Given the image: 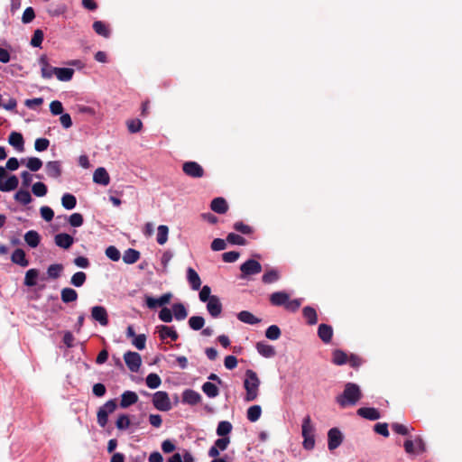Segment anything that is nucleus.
<instances>
[{"mask_svg": "<svg viewBox=\"0 0 462 462\" xmlns=\"http://www.w3.org/2000/svg\"><path fill=\"white\" fill-rule=\"evenodd\" d=\"M361 398L362 392L360 387L356 383H347L343 393L336 397V402L340 407L346 408L356 405Z\"/></svg>", "mask_w": 462, "mask_h": 462, "instance_id": "obj_1", "label": "nucleus"}, {"mask_svg": "<svg viewBox=\"0 0 462 462\" xmlns=\"http://www.w3.org/2000/svg\"><path fill=\"white\" fill-rule=\"evenodd\" d=\"M270 302L273 306L284 307L285 310L295 312L301 305V300H291L290 295L285 291H276L271 294Z\"/></svg>", "mask_w": 462, "mask_h": 462, "instance_id": "obj_2", "label": "nucleus"}, {"mask_svg": "<svg viewBox=\"0 0 462 462\" xmlns=\"http://www.w3.org/2000/svg\"><path fill=\"white\" fill-rule=\"evenodd\" d=\"M259 385L260 380L257 374L251 369L246 370L245 380L244 382V386L246 391L245 401L252 402L257 398Z\"/></svg>", "mask_w": 462, "mask_h": 462, "instance_id": "obj_3", "label": "nucleus"}, {"mask_svg": "<svg viewBox=\"0 0 462 462\" xmlns=\"http://www.w3.org/2000/svg\"><path fill=\"white\" fill-rule=\"evenodd\" d=\"M116 409V400L107 401L103 406H101L97 411V423L100 427H105L108 420V414L112 413Z\"/></svg>", "mask_w": 462, "mask_h": 462, "instance_id": "obj_4", "label": "nucleus"}, {"mask_svg": "<svg viewBox=\"0 0 462 462\" xmlns=\"http://www.w3.org/2000/svg\"><path fill=\"white\" fill-rule=\"evenodd\" d=\"M152 403L159 411H167L171 409V403L166 392L160 391L155 393L153 394Z\"/></svg>", "mask_w": 462, "mask_h": 462, "instance_id": "obj_5", "label": "nucleus"}, {"mask_svg": "<svg viewBox=\"0 0 462 462\" xmlns=\"http://www.w3.org/2000/svg\"><path fill=\"white\" fill-rule=\"evenodd\" d=\"M124 360L131 372H137L142 365L141 356L136 352H126Z\"/></svg>", "mask_w": 462, "mask_h": 462, "instance_id": "obj_6", "label": "nucleus"}, {"mask_svg": "<svg viewBox=\"0 0 462 462\" xmlns=\"http://www.w3.org/2000/svg\"><path fill=\"white\" fill-rule=\"evenodd\" d=\"M240 271L242 272V277L254 275L262 272V265L259 262L250 259L240 266Z\"/></svg>", "mask_w": 462, "mask_h": 462, "instance_id": "obj_7", "label": "nucleus"}, {"mask_svg": "<svg viewBox=\"0 0 462 462\" xmlns=\"http://www.w3.org/2000/svg\"><path fill=\"white\" fill-rule=\"evenodd\" d=\"M184 173L192 178H201L204 175L203 168L196 162H187L182 165Z\"/></svg>", "mask_w": 462, "mask_h": 462, "instance_id": "obj_8", "label": "nucleus"}, {"mask_svg": "<svg viewBox=\"0 0 462 462\" xmlns=\"http://www.w3.org/2000/svg\"><path fill=\"white\" fill-rule=\"evenodd\" d=\"M328 446L329 450L336 449L341 445L343 441L342 433L337 428H332L328 430Z\"/></svg>", "mask_w": 462, "mask_h": 462, "instance_id": "obj_9", "label": "nucleus"}, {"mask_svg": "<svg viewBox=\"0 0 462 462\" xmlns=\"http://www.w3.org/2000/svg\"><path fill=\"white\" fill-rule=\"evenodd\" d=\"M91 317L94 320L97 321L101 326L108 325V315L106 310L103 306H94L91 309Z\"/></svg>", "mask_w": 462, "mask_h": 462, "instance_id": "obj_10", "label": "nucleus"}, {"mask_svg": "<svg viewBox=\"0 0 462 462\" xmlns=\"http://www.w3.org/2000/svg\"><path fill=\"white\" fill-rule=\"evenodd\" d=\"M207 310L212 318H217L222 312V304L217 296L213 295L208 301Z\"/></svg>", "mask_w": 462, "mask_h": 462, "instance_id": "obj_11", "label": "nucleus"}, {"mask_svg": "<svg viewBox=\"0 0 462 462\" xmlns=\"http://www.w3.org/2000/svg\"><path fill=\"white\" fill-rule=\"evenodd\" d=\"M39 63L41 65V73L42 78L49 79H51L53 75H55L57 68L49 64L48 59L45 55H42L39 59Z\"/></svg>", "mask_w": 462, "mask_h": 462, "instance_id": "obj_12", "label": "nucleus"}, {"mask_svg": "<svg viewBox=\"0 0 462 462\" xmlns=\"http://www.w3.org/2000/svg\"><path fill=\"white\" fill-rule=\"evenodd\" d=\"M157 331L162 340L170 337L172 341H176L179 338L177 331L172 327L161 325L157 327Z\"/></svg>", "mask_w": 462, "mask_h": 462, "instance_id": "obj_13", "label": "nucleus"}, {"mask_svg": "<svg viewBox=\"0 0 462 462\" xmlns=\"http://www.w3.org/2000/svg\"><path fill=\"white\" fill-rule=\"evenodd\" d=\"M93 181L97 184L106 186L110 182V177L106 170L103 167L97 168L93 174Z\"/></svg>", "mask_w": 462, "mask_h": 462, "instance_id": "obj_14", "label": "nucleus"}, {"mask_svg": "<svg viewBox=\"0 0 462 462\" xmlns=\"http://www.w3.org/2000/svg\"><path fill=\"white\" fill-rule=\"evenodd\" d=\"M138 402V395L132 391H125L121 395L120 407L125 409Z\"/></svg>", "mask_w": 462, "mask_h": 462, "instance_id": "obj_15", "label": "nucleus"}, {"mask_svg": "<svg viewBox=\"0 0 462 462\" xmlns=\"http://www.w3.org/2000/svg\"><path fill=\"white\" fill-rule=\"evenodd\" d=\"M318 336L325 344L330 343L333 337V328L327 324H320L318 328Z\"/></svg>", "mask_w": 462, "mask_h": 462, "instance_id": "obj_16", "label": "nucleus"}, {"mask_svg": "<svg viewBox=\"0 0 462 462\" xmlns=\"http://www.w3.org/2000/svg\"><path fill=\"white\" fill-rule=\"evenodd\" d=\"M55 244L63 249H69L74 242L73 237L66 233H60L55 236L54 237Z\"/></svg>", "mask_w": 462, "mask_h": 462, "instance_id": "obj_17", "label": "nucleus"}, {"mask_svg": "<svg viewBox=\"0 0 462 462\" xmlns=\"http://www.w3.org/2000/svg\"><path fill=\"white\" fill-rule=\"evenodd\" d=\"M182 401L190 405H196L201 401V395L191 389L185 390L182 393Z\"/></svg>", "mask_w": 462, "mask_h": 462, "instance_id": "obj_18", "label": "nucleus"}, {"mask_svg": "<svg viewBox=\"0 0 462 462\" xmlns=\"http://www.w3.org/2000/svg\"><path fill=\"white\" fill-rule=\"evenodd\" d=\"M187 279L192 290L198 291L200 288L201 280L198 273L191 267H189L187 270Z\"/></svg>", "mask_w": 462, "mask_h": 462, "instance_id": "obj_19", "label": "nucleus"}, {"mask_svg": "<svg viewBox=\"0 0 462 462\" xmlns=\"http://www.w3.org/2000/svg\"><path fill=\"white\" fill-rule=\"evenodd\" d=\"M19 180L15 175H12L5 180H0V190L4 192L11 191L18 187Z\"/></svg>", "mask_w": 462, "mask_h": 462, "instance_id": "obj_20", "label": "nucleus"}, {"mask_svg": "<svg viewBox=\"0 0 462 462\" xmlns=\"http://www.w3.org/2000/svg\"><path fill=\"white\" fill-rule=\"evenodd\" d=\"M210 208L217 214H224L227 211L228 206L225 199L218 197L211 201Z\"/></svg>", "mask_w": 462, "mask_h": 462, "instance_id": "obj_21", "label": "nucleus"}, {"mask_svg": "<svg viewBox=\"0 0 462 462\" xmlns=\"http://www.w3.org/2000/svg\"><path fill=\"white\" fill-rule=\"evenodd\" d=\"M11 260L14 263H16L22 267H26L29 264V261L26 259L25 253L21 248H17L13 252Z\"/></svg>", "mask_w": 462, "mask_h": 462, "instance_id": "obj_22", "label": "nucleus"}, {"mask_svg": "<svg viewBox=\"0 0 462 462\" xmlns=\"http://www.w3.org/2000/svg\"><path fill=\"white\" fill-rule=\"evenodd\" d=\"M256 350L261 356L266 358L273 357L276 354L275 348L264 342H258L256 344Z\"/></svg>", "mask_w": 462, "mask_h": 462, "instance_id": "obj_23", "label": "nucleus"}, {"mask_svg": "<svg viewBox=\"0 0 462 462\" xmlns=\"http://www.w3.org/2000/svg\"><path fill=\"white\" fill-rule=\"evenodd\" d=\"M302 315L309 325H315L318 322V314L314 308L307 306L302 310Z\"/></svg>", "mask_w": 462, "mask_h": 462, "instance_id": "obj_24", "label": "nucleus"}, {"mask_svg": "<svg viewBox=\"0 0 462 462\" xmlns=\"http://www.w3.org/2000/svg\"><path fill=\"white\" fill-rule=\"evenodd\" d=\"M139 259L140 252L133 248H128L127 250L125 251L123 254V261L126 264H133L136 263Z\"/></svg>", "mask_w": 462, "mask_h": 462, "instance_id": "obj_25", "label": "nucleus"}, {"mask_svg": "<svg viewBox=\"0 0 462 462\" xmlns=\"http://www.w3.org/2000/svg\"><path fill=\"white\" fill-rule=\"evenodd\" d=\"M74 75V69L70 68H57L55 76L60 81H69Z\"/></svg>", "mask_w": 462, "mask_h": 462, "instance_id": "obj_26", "label": "nucleus"}, {"mask_svg": "<svg viewBox=\"0 0 462 462\" xmlns=\"http://www.w3.org/2000/svg\"><path fill=\"white\" fill-rule=\"evenodd\" d=\"M237 319L244 323L254 325L259 323L261 320L256 318L253 313L247 310H242L237 314Z\"/></svg>", "mask_w": 462, "mask_h": 462, "instance_id": "obj_27", "label": "nucleus"}, {"mask_svg": "<svg viewBox=\"0 0 462 462\" xmlns=\"http://www.w3.org/2000/svg\"><path fill=\"white\" fill-rule=\"evenodd\" d=\"M46 172L51 178H59L61 175V169L59 162H49L46 164Z\"/></svg>", "mask_w": 462, "mask_h": 462, "instance_id": "obj_28", "label": "nucleus"}, {"mask_svg": "<svg viewBox=\"0 0 462 462\" xmlns=\"http://www.w3.org/2000/svg\"><path fill=\"white\" fill-rule=\"evenodd\" d=\"M60 298L64 303L73 302L77 300L78 293L71 288H64L60 291Z\"/></svg>", "mask_w": 462, "mask_h": 462, "instance_id": "obj_29", "label": "nucleus"}, {"mask_svg": "<svg viewBox=\"0 0 462 462\" xmlns=\"http://www.w3.org/2000/svg\"><path fill=\"white\" fill-rule=\"evenodd\" d=\"M38 276L39 271L37 269L28 270L24 277V285L28 287H32L36 285Z\"/></svg>", "mask_w": 462, "mask_h": 462, "instance_id": "obj_30", "label": "nucleus"}, {"mask_svg": "<svg viewBox=\"0 0 462 462\" xmlns=\"http://www.w3.org/2000/svg\"><path fill=\"white\" fill-rule=\"evenodd\" d=\"M24 240L29 246L35 248L40 244V236L36 231L31 230L24 235Z\"/></svg>", "mask_w": 462, "mask_h": 462, "instance_id": "obj_31", "label": "nucleus"}, {"mask_svg": "<svg viewBox=\"0 0 462 462\" xmlns=\"http://www.w3.org/2000/svg\"><path fill=\"white\" fill-rule=\"evenodd\" d=\"M172 315H174L177 320H183L187 318L188 312L182 303H175L172 306Z\"/></svg>", "mask_w": 462, "mask_h": 462, "instance_id": "obj_32", "label": "nucleus"}, {"mask_svg": "<svg viewBox=\"0 0 462 462\" xmlns=\"http://www.w3.org/2000/svg\"><path fill=\"white\" fill-rule=\"evenodd\" d=\"M202 391L209 398H215L219 393L217 385L211 382H206L205 383H203Z\"/></svg>", "mask_w": 462, "mask_h": 462, "instance_id": "obj_33", "label": "nucleus"}, {"mask_svg": "<svg viewBox=\"0 0 462 462\" xmlns=\"http://www.w3.org/2000/svg\"><path fill=\"white\" fill-rule=\"evenodd\" d=\"M233 426L227 420H222L218 423L217 428V434L219 437H228L227 435L232 431Z\"/></svg>", "mask_w": 462, "mask_h": 462, "instance_id": "obj_34", "label": "nucleus"}, {"mask_svg": "<svg viewBox=\"0 0 462 462\" xmlns=\"http://www.w3.org/2000/svg\"><path fill=\"white\" fill-rule=\"evenodd\" d=\"M93 30L95 31L96 33H97L98 35H101L105 38H108L110 35L109 29L107 28L106 23H103L102 21L94 22Z\"/></svg>", "mask_w": 462, "mask_h": 462, "instance_id": "obj_35", "label": "nucleus"}, {"mask_svg": "<svg viewBox=\"0 0 462 462\" xmlns=\"http://www.w3.org/2000/svg\"><path fill=\"white\" fill-rule=\"evenodd\" d=\"M61 205L66 209H73L77 205L76 197L69 193H65L61 198Z\"/></svg>", "mask_w": 462, "mask_h": 462, "instance_id": "obj_36", "label": "nucleus"}, {"mask_svg": "<svg viewBox=\"0 0 462 462\" xmlns=\"http://www.w3.org/2000/svg\"><path fill=\"white\" fill-rule=\"evenodd\" d=\"M169 227L165 225H160L157 228L156 241L159 245H164L168 240Z\"/></svg>", "mask_w": 462, "mask_h": 462, "instance_id": "obj_37", "label": "nucleus"}, {"mask_svg": "<svg viewBox=\"0 0 462 462\" xmlns=\"http://www.w3.org/2000/svg\"><path fill=\"white\" fill-rule=\"evenodd\" d=\"M262 414V408L260 405H253L247 410V419L251 422H255L258 420Z\"/></svg>", "mask_w": 462, "mask_h": 462, "instance_id": "obj_38", "label": "nucleus"}, {"mask_svg": "<svg viewBox=\"0 0 462 462\" xmlns=\"http://www.w3.org/2000/svg\"><path fill=\"white\" fill-rule=\"evenodd\" d=\"M280 279V273L275 269L267 271L262 277L263 283L270 284L277 282Z\"/></svg>", "mask_w": 462, "mask_h": 462, "instance_id": "obj_39", "label": "nucleus"}, {"mask_svg": "<svg viewBox=\"0 0 462 462\" xmlns=\"http://www.w3.org/2000/svg\"><path fill=\"white\" fill-rule=\"evenodd\" d=\"M66 10H67V7L63 4H58V5L51 4L47 8V13L51 16H59L60 14H63L66 12Z\"/></svg>", "mask_w": 462, "mask_h": 462, "instance_id": "obj_40", "label": "nucleus"}, {"mask_svg": "<svg viewBox=\"0 0 462 462\" xmlns=\"http://www.w3.org/2000/svg\"><path fill=\"white\" fill-rule=\"evenodd\" d=\"M14 199L23 205H27L32 201V196L28 190L20 189L15 193Z\"/></svg>", "mask_w": 462, "mask_h": 462, "instance_id": "obj_41", "label": "nucleus"}, {"mask_svg": "<svg viewBox=\"0 0 462 462\" xmlns=\"http://www.w3.org/2000/svg\"><path fill=\"white\" fill-rule=\"evenodd\" d=\"M314 426L312 425L310 416L307 415L302 421L301 434L302 436L314 435Z\"/></svg>", "mask_w": 462, "mask_h": 462, "instance_id": "obj_42", "label": "nucleus"}, {"mask_svg": "<svg viewBox=\"0 0 462 462\" xmlns=\"http://www.w3.org/2000/svg\"><path fill=\"white\" fill-rule=\"evenodd\" d=\"M205 325V319L201 316H192L189 319V326L193 330H199Z\"/></svg>", "mask_w": 462, "mask_h": 462, "instance_id": "obj_43", "label": "nucleus"}, {"mask_svg": "<svg viewBox=\"0 0 462 462\" xmlns=\"http://www.w3.org/2000/svg\"><path fill=\"white\" fill-rule=\"evenodd\" d=\"M146 384L151 389H156L158 388L161 383L162 380L160 376L157 374H149L145 379Z\"/></svg>", "mask_w": 462, "mask_h": 462, "instance_id": "obj_44", "label": "nucleus"}, {"mask_svg": "<svg viewBox=\"0 0 462 462\" xmlns=\"http://www.w3.org/2000/svg\"><path fill=\"white\" fill-rule=\"evenodd\" d=\"M357 415H359L362 418L370 420H375V409L374 408H359L356 411Z\"/></svg>", "mask_w": 462, "mask_h": 462, "instance_id": "obj_45", "label": "nucleus"}, {"mask_svg": "<svg viewBox=\"0 0 462 462\" xmlns=\"http://www.w3.org/2000/svg\"><path fill=\"white\" fill-rule=\"evenodd\" d=\"M127 129L130 133L135 134L142 129L143 123L140 119L134 118L126 121Z\"/></svg>", "mask_w": 462, "mask_h": 462, "instance_id": "obj_46", "label": "nucleus"}, {"mask_svg": "<svg viewBox=\"0 0 462 462\" xmlns=\"http://www.w3.org/2000/svg\"><path fill=\"white\" fill-rule=\"evenodd\" d=\"M347 355L342 350H335L333 352V362L337 365H342L347 363Z\"/></svg>", "mask_w": 462, "mask_h": 462, "instance_id": "obj_47", "label": "nucleus"}, {"mask_svg": "<svg viewBox=\"0 0 462 462\" xmlns=\"http://www.w3.org/2000/svg\"><path fill=\"white\" fill-rule=\"evenodd\" d=\"M265 337L270 340H276L281 337V329L276 325L270 326L265 331Z\"/></svg>", "mask_w": 462, "mask_h": 462, "instance_id": "obj_48", "label": "nucleus"}, {"mask_svg": "<svg viewBox=\"0 0 462 462\" xmlns=\"http://www.w3.org/2000/svg\"><path fill=\"white\" fill-rule=\"evenodd\" d=\"M130 424V419L126 414H120L116 422V428L120 430H125L128 429Z\"/></svg>", "mask_w": 462, "mask_h": 462, "instance_id": "obj_49", "label": "nucleus"}, {"mask_svg": "<svg viewBox=\"0 0 462 462\" xmlns=\"http://www.w3.org/2000/svg\"><path fill=\"white\" fill-rule=\"evenodd\" d=\"M32 193L37 197H43L47 194V186L43 182H35L32 187Z\"/></svg>", "mask_w": 462, "mask_h": 462, "instance_id": "obj_50", "label": "nucleus"}, {"mask_svg": "<svg viewBox=\"0 0 462 462\" xmlns=\"http://www.w3.org/2000/svg\"><path fill=\"white\" fill-rule=\"evenodd\" d=\"M86 279H87V275L85 273L78 272L72 275L70 282L72 285H74L76 287H80L85 283Z\"/></svg>", "mask_w": 462, "mask_h": 462, "instance_id": "obj_51", "label": "nucleus"}, {"mask_svg": "<svg viewBox=\"0 0 462 462\" xmlns=\"http://www.w3.org/2000/svg\"><path fill=\"white\" fill-rule=\"evenodd\" d=\"M63 270V266L60 263H54L48 267L47 273L49 277L52 279H57L60 277L61 271Z\"/></svg>", "mask_w": 462, "mask_h": 462, "instance_id": "obj_52", "label": "nucleus"}, {"mask_svg": "<svg viewBox=\"0 0 462 462\" xmlns=\"http://www.w3.org/2000/svg\"><path fill=\"white\" fill-rule=\"evenodd\" d=\"M43 32L41 29H37L34 31L33 35L31 40V45L33 47H41L43 41Z\"/></svg>", "mask_w": 462, "mask_h": 462, "instance_id": "obj_53", "label": "nucleus"}, {"mask_svg": "<svg viewBox=\"0 0 462 462\" xmlns=\"http://www.w3.org/2000/svg\"><path fill=\"white\" fill-rule=\"evenodd\" d=\"M226 241L232 245H244L246 243V240L243 236L235 233L228 234L226 236Z\"/></svg>", "mask_w": 462, "mask_h": 462, "instance_id": "obj_54", "label": "nucleus"}, {"mask_svg": "<svg viewBox=\"0 0 462 462\" xmlns=\"http://www.w3.org/2000/svg\"><path fill=\"white\" fill-rule=\"evenodd\" d=\"M23 136L21 133L13 131L8 136L9 144H23Z\"/></svg>", "mask_w": 462, "mask_h": 462, "instance_id": "obj_55", "label": "nucleus"}, {"mask_svg": "<svg viewBox=\"0 0 462 462\" xmlns=\"http://www.w3.org/2000/svg\"><path fill=\"white\" fill-rule=\"evenodd\" d=\"M106 255L114 262H117L121 256L119 250L114 245H110L106 249Z\"/></svg>", "mask_w": 462, "mask_h": 462, "instance_id": "obj_56", "label": "nucleus"}, {"mask_svg": "<svg viewBox=\"0 0 462 462\" xmlns=\"http://www.w3.org/2000/svg\"><path fill=\"white\" fill-rule=\"evenodd\" d=\"M146 336L144 334L136 335L132 341V344L139 350L145 348Z\"/></svg>", "mask_w": 462, "mask_h": 462, "instance_id": "obj_57", "label": "nucleus"}, {"mask_svg": "<svg viewBox=\"0 0 462 462\" xmlns=\"http://www.w3.org/2000/svg\"><path fill=\"white\" fill-rule=\"evenodd\" d=\"M42 162L39 158L32 157V158L28 159L27 167L32 171H39L42 168Z\"/></svg>", "mask_w": 462, "mask_h": 462, "instance_id": "obj_58", "label": "nucleus"}, {"mask_svg": "<svg viewBox=\"0 0 462 462\" xmlns=\"http://www.w3.org/2000/svg\"><path fill=\"white\" fill-rule=\"evenodd\" d=\"M159 319L166 323L171 322L173 319L172 311L168 308H162L159 312Z\"/></svg>", "mask_w": 462, "mask_h": 462, "instance_id": "obj_59", "label": "nucleus"}, {"mask_svg": "<svg viewBox=\"0 0 462 462\" xmlns=\"http://www.w3.org/2000/svg\"><path fill=\"white\" fill-rule=\"evenodd\" d=\"M50 110L54 116L61 115L63 113V106L60 101L53 100L50 104Z\"/></svg>", "mask_w": 462, "mask_h": 462, "instance_id": "obj_60", "label": "nucleus"}, {"mask_svg": "<svg viewBox=\"0 0 462 462\" xmlns=\"http://www.w3.org/2000/svg\"><path fill=\"white\" fill-rule=\"evenodd\" d=\"M69 222L71 226L79 227V226H82V224H83V217L80 213H73L69 217Z\"/></svg>", "mask_w": 462, "mask_h": 462, "instance_id": "obj_61", "label": "nucleus"}, {"mask_svg": "<svg viewBox=\"0 0 462 462\" xmlns=\"http://www.w3.org/2000/svg\"><path fill=\"white\" fill-rule=\"evenodd\" d=\"M35 18V12L32 7H27L22 16V22L23 23H29Z\"/></svg>", "mask_w": 462, "mask_h": 462, "instance_id": "obj_62", "label": "nucleus"}, {"mask_svg": "<svg viewBox=\"0 0 462 462\" xmlns=\"http://www.w3.org/2000/svg\"><path fill=\"white\" fill-rule=\"evenodd\" d=\"M40 212H41V216L42 217L47 221V222H50L51 220H52L53 217H54V212L53 210L50 208V207H47V206H43L40 208Z\"/></svg>", "mask_w": 462, "mask_h": 462, "instance_id": "obj_63", "label": "nucleus"}, {"mask_svg": "<svg viewBox=\"0 0 462 462\" xmlns=\"http://www.w3.org/2000/svg\"><path fill=\"white\" fill-rule=\"evenodd\" d=\"M229 443H230L229 437H221L220 439H217L215 441L214 446H216L220 451H224L227 448Z\"/></svg>", "mask_w": 462, "mask_h": 462, "instance_id": "obj_64", "label": "nucleus"}]
</instances>
